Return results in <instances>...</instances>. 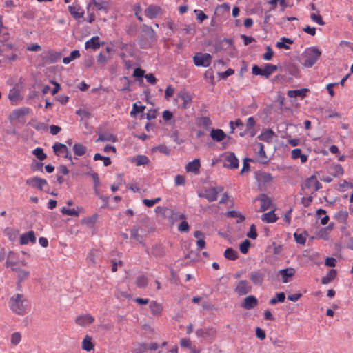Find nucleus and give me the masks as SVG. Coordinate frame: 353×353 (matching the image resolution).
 <instances>
[{
  "mask_svg": "<svg viewBox=\"0 0 353 353\" xmlns=\"http://www.w3.org/2000/svg\"><path fill=\"white\" fill-rule=\"evenodd\" d=\"M150 309L151 313L154 316H160L163 311V306L161 304L155 301H152L150 303Z\"/></svg>",
  "mask_w": 353,
  "mask_h": 353,
  "instance_id": "nucleus-24",
  "label": "nucleus"
},
{
  "mask_svg": "<svg viewBox=\"0 0 353 353\" xmlns=\"http://www.w3.org/2000/svg\"><path fill=\"white\" fill-rule=\"evenodd\" d=\"M258 305L257 299L252 295L248 296L244 299L242 306L246 310H251Z\"/></svg>",
  "mask_w": 353,
  "mask_h": 353,
  "instance_id": "nucleus-21",
  "label": "nucleus"
},
{
  "mask_svg": "<svg viewBox=\"0 0 353 353\" xmlns=\"http://www.w3.org/2000/svg\"><path fill=\"white\" fill-rule=\"evenodd\" d=\"M154 150L159 151L160 152L168 155L170 154V149L165 145H159L155 147Z\"/></svg>",
  "mask_w": 353,
  "mask_h": 353,
  "instance_id": "nucleus-59",
  "label": "nucleus"
},
{
  "mask_svg": "<svg viewBox=\"0 0 353 353\" xmlns=\"http://www.w3.org/2000/svg\"><path fill=\"white\" fill-rule=\"evenodd\" d=\"M192 342L190 339L183 338L180 340V345L183 347L191 348Z\"/></svg>",
  "mask_w": 353,
  "mask_h": 353,
  "instance_id": "nucleus-64",
  "label": "nucleus"
},
{
  "mask_svg": "<svg viewBox=\"0 0 353 353\" xmlns=\"http://www.w3.org/2000/svg\"><path fill=\"white\" fill-rule=\"evenodd\" d=\"M161 200V198L160 197L155 198L154 199H144L143 200V203L145 206L151 208L153 207L156 203H159Z\"/></svg>",
  "mask_w": 353,
  "mask_h": 353,
  "instance_id": "nucleus-52",
  "label": "nucleus"
},
{
  "mask_svg": "<svg viewBox=\"0 0 353 353\" xmlns=\"http://www.w3.org/2000/svg\"><path fill=\"white\" fill-rule=\"evenodd\" d=\"M273 55H274V52H273L272 48L270 46H267L266 52L263 55V59L265 61H270L272 59Z\"/></svg>",
  "mask_w": 353,
  "mask_h": 353,
  "instance_id": "nucleus-55",
  "label": "nucleus"
},
{
  "mask_svg": "<svg viewBox=\"0 0 353 353\" xmlns=\"http://www.w3.org/2000/svg\"><path fill=\"white\" fill-rule=\"evenodd\" d=\"M261 220L263 222L271 223H274L277 221V217L274 213V210H271L267 213H265L262 215Z\"/></svg>",
  "mask_w": 353,
  "mask_h": 353,
  "instance_id": "nucleus-28",
  "label": "nucleus"
},
{
  "mask_svg": "<svg viewBox=\"0 0 353 353\" xmlns=\"http://www.w3.org/2000/svg\"><path fill=\"white\" fill-rule=\"evenodd\" d=\"M336 218L341 222H345L348 218V213L346 210H341L337 214Z\"/></svg>",
  "mask_w": 353,
  "mask_h": 353,
  "instance_id": "nucleus-56",
  "label": "nucleus"
},
{
  "mask_svg": "<svg viewBox=\"0 0 353 353\" xmlns=\"http://www.w3.org/2000/svg\"><path fill=\"white\" fill-rule=\"evenodd\" d=\"M321 55V51L317 48H307L302 54V64L307 68L312 67Z\"/></svg>",
  "mask_w": 353,
  "mask_h": 353,
  "instance_id": "nucleus-2",
  "label": "nucleus"
},
{
  "mask_svg": "<svg viewBox=\"0 0 353 353\" xmlns=\"http://www.w3.org/2000/svg\"><path fill=\"white\" fill-rule=\"evenodd\" d=\"M87 148L81 143H76L73 146V151L77 156H83L85 154Z\"/></svg>",
  "mask_w": 353,
  "mask_h": 353,
  "instance_id": "nucleus-37",
  "label": "nucleus"
},
{
  "mask_svg": "<svg viewBox=\"0 0 353 353\" xmlns=\"http://www.w3.org/2000/svg\"><path fill=\"white\" fill-rule=\"evenodd\" d=\"M224 256L228 260L234 261L238 258V252L232 248H227L224 252Z\"/></svg>",
  "mask_w": 353,
  "mask_h": 353,
  "instance_id": "nucleus-36",
  "label": "nucleus"
},
{
  "mask_svg": "<svg viewBox=\"0 0 353 353\" xmlns=\"http://www.w3.org/2000/svg\"><path fill=\"white\" fill-rule=\"evenodd\" d=\"M247 236L252 239H256L257 232L254 225L250 226V231L247 233Z\"/></svg>",
  "mask_w": 353,
  "mask_h": 353,
  "instance_id": "nucleus-58",
  "label": "nucleus"
},
{
  "mask_svg": "<svg viewBox=\"0 0 353 353\" xmlns=\"http://www.w3.org/2000/svg\"><path fill=\"white\" fill-rule=\"evenodd\" d=\"M277 69L278 67L276 65L270 63H266L264 66V68L262 69V76L268 79L272 73L276 72Z\"/></svg>",
  "mask_w": 353,
  "mask_h": 353,
  "instance_id": "nucleus-23",
  "label": "nucleus"
},
{
  "mask_svg": "<svg viewBox=\"0 0 353 353\" xmlns=\"http://www.w3.org/2000/svg\"><path fill=\"white\" fill-rule=\"evenodd\" d=\"M32 154L40 161H43L46 158V154L43 152L41 148H37L32 151Z\"/></svg>",
  "mask_w": 353,
  "mask_h": 353,
  "instance_id": "nucleus-50",
  "label": "nucleus"
},
{
  "mask_svg": "<svg viewBox=\"0 0 353 353\" xmlns=\"http://www.w3.org/2000/svg\"><path fill=\"white\" fill-rule=\"evenodd\" d=\"M68 11L70 14L76 19H81L84 15L83 9L77 3H72L68 6Z\"/></svg>",
  "mask_w": 353,
  "mask_h": 353,
  "instance_id": "nucleus-14",
  "label": "nucleus"
},
{
  "mask_svg": "<svg viewBox=\"0 0 353 353\" xmlns=\"http://www.w3.org/2000/svg\"><path fill=\"white\" fill-rule=\"evenodd\" d=\"M94 161H98V160L103 161V165L105 166H109L112 163L111 160L109 157H103V156L101 155L99 153H96L94 155Z\"/></svg>",
  "mask_w": 353,
  "mask_h": 353,
  "instance_id": "nucleus-48",
  "label": "nucleus"
},
{
  "mask_svg": "<svg viewBox=\"0 0 353 353\" xmlns=\"http://www.w3.org/2000/svg\"><path fill=\"white\" fill-rule=\"evenodd\" d=\"M189 229L190 227L186 221H183L178 226V230L181 232H188Z\"/></svg>",
  "mask_w": 353,
  "mask_h": 353,
  "instance_id": "nucleus-62",
  "label": "nucleus"
},
{
  "mask_svg": "<svg viewBox=\"0 0 353 353\" xmlns=\"http://www.w3.org/2000/svg\"><path fill=\"white\" fill-rule=\"evenodd\" d=\"M30 112L31 109L27 107L18 108L12 111L10 115V119L12 121L23 123L25 121V116L29 114Z\"/></svg>",
  "mask_w": 353,
  "mask_h": 353,
  "instance_id": "nucleus-7",
  "label": "nucleus"
},
{
  "mask_svg": "<svg viewBox=\"0 0 353 353\" xmlns=\"http://www.w3.org/2000/svg\"><path fill=\"white\" fill-rule=\"evenodd\" d=\"M17 49H14L12 54L10 55H7L6 56V59L9 61H12V62H14L16 61L17 60H18L19 59V56L17 53Z\"/></svg>",
  "mask_w": 353,
  "mask_h": 353,
  "instance_id": "nucleus-60",
  "label": "nucleus"
},
{
  "mask_svg": "<svg viewBox=\"0 0 353 353\" xmlns=\"http://www.w3.org/2000/svg\"><path fill=\"white\" fill-rule=\"evenodd\" d=\"M94 348V344L92 342V338L86 335L82 341V349L85 351H90Z\"/></svg>",
  "mask_w": 353,
  "mask_h": 353,
  "instance_id": "nucleus-31",
  "label": "nucleus"
},
{
  "mask_svg": "<svg viewBox=\"0 0 353 353\" xmlns=\"http://www.w3.org/2000/svg\"><path fill=\"white\" fill-rule=\"evenodd\" d=\"M162 9L159 6L152 5L148 7L145 11L146 17L150 19L156 18L159 14L161 13Z\"/></svg>",
  "mask_w": 353,
  "mask_h": 353,
  "instance_id": "nucleus-19",
  "label": "nucleus"
},
{
  "mask_svg": "<svg viewBox=\"0 0 353 353\" xmlns=\"http://www.w3.org/2000/svg\"><path fill=\"white\" fill-rule=\"evenodd\" d=\"M80 57V52L79 50H73L70 52V56L68 57H64L63 59V62L64 64H68L70 63L72 61L79 58Z\"/></svg>",
  "mask_w": 353,
  "mask_h": 353,
  "instance_id": "nucleus-38",
  "label": "nucleus"
},
{
  "mask_svg": "<svg viewBox=\"0 0 353 353\" xmlns=\"http://www.w3.org/2000/svg\"><path fill=\"white\" fill-rule=\"evenodd\" d=\"M174 184L176 186L184 185L185 184V177L180 174L176 175L174 179Z\"/></svg>",
  "mask_w": 353,
  "mask_h": 353,
  "instance_id": "nucleus-57",
  "label": "nucleus"
},
{
  "mask_svg": "<svg viewBox=\"0 0 353 353\" xmlns=\"http://www.w3.org/2000/svg\"><path fill=\"white\" fill-rule=\"evenodd\" d=\"M131 237L139 242L141 241V236L139 234V228H134L131 230Z\"/></svg>",
  "mask_w": 353,
  "mask_h": 353,
  "instance_id": "nucleus-61",
  "label": "nucleus"
},
{
  "mask_svg": "<svg viewBox=\"0 0 353 353\" xmlns=\"http://www.w3.org/2000/svg\"><path fill=\"white\" fill-rule=\"evenodd\" d=\"M295 274V270L292 268H288L279 271V274L281 276L283 283H288L289 279L292 277Z\"/></svg>",
  "mask_w": 353,
  "mask_h": 353,
  "instance_id": "nucleus-20",
  "label": "nucleus"
},
{
  "mask_svg": "<svg viewBox=\"0 0 353 353\" xmlns=\"http://www.w3.org/2000/svg\"><path fill=\"white\" fill-rule=\"evenodd\" d=\"M310 18L314 22L318 23L319 25L323 26L325 24L321 16L319 14L311 13Z\"/></svg>",
  "mask_w": 353,
  "mask_h": 353,
  "instance_id": "nucleus-54",
  "label": "nucleus"
},
{
  "mask_svg": "<svg viewBox=\"0 0 353 353\" xmlns=\"http://www.w3.org/2000/svg\"><path fill=\"white\" fill-rule=\"evenodd\" d=\"M256 125V121L252 117H249L246 121V131L251 137H254L256 134L254 127Z\"/></svg>",
  "mask_w": 353,
  "mask_h": 353,
  "instance_id": "nucleus-29",
  "label": "nucleus"
},
{
  "mask_svg": "<svg viewBox=\"0 0 353 353\" xmlns=\"http://www.w3.org/2000/svg\"><path fill=\"white\" fill-rule=\"evenodd\" d=\"M210 137L214 141L220 142L225 138L226 134L221 129H212L210 132Z\"/></svg>",
  "mask_w": 353,
  "mask_h": 353,
  "instance_id": "nucleus-22",
  "label": "nucleus"
},
{
  "mask_svg": "<svg viewBox=\"0 0 353 353\" xmlns=\"http://www.w3.org/2000/svg\"><path fill=\"white\" fill-rule=\"evenodd\" d=\"M212 57L208 53H197L193 57V61L196 66L208 67L211 64Z\"/></svg>",
  "mask_w": 353,
  "mask_h": 353,
  "instance_id": "nucleus-5",
  "label": "nucleus"
},
{
  "mask_svg": "<svg viewBox=\"0 0 353 353\" xmlns=\"http://www.w3.org/2000/svg\"><path fill=\"white\" fill-rule=\"evenodd\" d=\"M305 187L311 190L312 193L316 192L322 188L321 184L314 175L306 179L305 182Z\"/></svg>",
  "mask_w": 353,
  "mask_h": 353,
  "instance_id": "nucleus-10",
  "label": "nucleus"
},
{
  "mask_svg": "<svg viewBox=\"0 0 353 353\" xmlns=\"http://www.w3.org/2000/svg\"><path fill=\"white\" fill-rule=\"evenodd\" d=\"M77 210L73 209H68L65 207H63L61 212L63 214H66L68 216H78L80 212H83V209L82 208L77 207Z\"/></svg>",
  "mask_w": 353,
  "mask_h": 353,
  "instance_id": "nucleus-27",
  "label": "nucleus"
},
{
  "mask_svg": "<svg viewBox=\"0 0 353 353\" xmlns=\"http://www.w3.org/2000/svg\"><path fill=\"white\" fill-rule=\"evenodd\" d=\"M223 188H211L208 190H205V192L203 195H199V196H202L205 198L208 201L212 202L217 199L218 194L221 192H222Z\"/></svg>",
  "mask_w": 353,
  "mask_h": 353,
  "instance_id": "nucleus-9",
  "label": "nucleus"
},
{
  "mask_svg": "<svg viewBox=\"0 0 353 353\" xmlns=\"http://www.w3.org/2000/svg\"><path fill=\"white\" fill-rule=\"evenodd\" d=\"M293 41L288 38L283 37L281 39V41H279L276 43V48L279 49H285L288 50L290 48L289 46L287 45V43L292 44Z\"/></svg>",
  "mask_w": 353,
  "mask_h": 353,
  "instance_id": "nucleus-42",
  "label": "nucleus"
},
{
  "mask_svg": "<svg viewBox=\"0 0 353 353\" xmlns=\"http://www.w3.org/2000/svg\"><path fill=\"white\" fill-rule=\"evenodd\" d=\"M250 246V242L248 239H245L239 245L240 251L243 254H247Z\"/></svg>",
  "mask_w": 353,
  "mask_h": 353,
  "instance_id": "nucleus-53",
  "label": "nucleus"
},
{
  "mask_svg": "<svg viewBox=\"0 0 353 353\" xmlns=\"http://www.w3.org/2000/svg\"><path fill=\"white\" fill-rule=\"evenodd\" d=\"M274 137V133L272 130H267L258 136L259 140L270 143Z\"/></svg>",
  "mask_w": 353,
  "mask_h": 353,
  "instance_id": "nucleus-26",
  "label": "nucleus"
},
{
  "mask_svg": "<svg viewBox=\"0 0 353 353\" xmlns=\"http://www.w3.org/2000/svg\"><path fill=\"white\" fill-rule=\"evenodd\" d=\"M136 285L139 288H144L148 283V279L145 275H140L136 278Z\"/></svg>",
  "mask_w": 353,
  "mask_h": 353,
  "instance_id": "nucleus-33",
  "label": "nucleus"
},
{
  "mask_svg": "<svg viewBox=\"0 0 353 353\" xmlns=\"http://www.w3.org/2000/svg\"><path fill=\"white\" fill-rule=\"evenodd\" d=\"M26 183L32 188H37L41 191L45 190L48 187V183L46 179L37 176L28 179Z\"/></svg>",
  "mask_w": 353,
  "mask_h": 353,
  "instance_id": "nucleus-6",
  "label": "nucleus"
},
{
  "mask_svg": "<svg viewBox=\"0 0 353 353\" xmlns=\"http://www.w3.org/2000/svg\"><path fill=\"white\" fill-rule=\"evenodd\" d=\"M251 284L245 279L236 281L234 284V292L239 296H243L252 291Z\"/></svg>",
  "mask_w": 353,
  "mask_h": 353,
  "instance_id": "nucleus-4",
  "label": "nucleus"
},
{
  "mask_svg": "<svg viewBox=\"0 0 353 353\" xmlns=\"http://www.w3.org/2000/svg\"><path fill=\"white\" fill-rule=\"evenodd\" d=\"M117 141V138L115 136L110 133L106 134H100L99 135L98 139H97V142L98 141H112L115 142Z\"/></svg>",
  "mask_w": 353,
  "mask_h": 353,
  "instance_id": "nucleus-35",
  "label": "nucleus"
},
{
  "mask_svg": "<svg viewBox=\"0 0 353 353\" xmlns=\"http://www.w3.org/2000/svg\"><path fill=\"white\" fill-rule=\"evenodd\" d=\"M94 321V318L88 314L78 316L75 319L77 325L81 327H87Z\"/></svg>",
  "mask_w": 353,
  "mask_h": 353,
  "instance_id": "nucleus-13",
  "label": "nucleus"
},
{
  "mask_svg": "<svg viewBox=\"0 0 353 353\" xmlns=\"http://www.w3.org/2000/svg\"><path fill=\"white\" fill-rule=\"evenodd\" d=\"M61 54L52 50H48L43 56V59L46 63H54L60 60Z\"/></svg>",
  "mask_w": 353,
  "mask_h": 353,
  "instance_id": "nucleus-16",
  "label": "nucleus"
},
{
  "mask_svg": "<svg viewBox=\"0 0 353 353\" xmlns=\"http://www.w3.org/2000/svg\"><path fill=\"white\" fill-rule=\"evenodd\" d=\"M67 146L63 143H55L53 146L52 149L56 155H59L61 153H64L65 150H67Z\"/></svg>",
  "mask_w": 353,
  "mask_h": 353,
  "instance_id": "nucleus-39",
  "label": "nucleus"
},
{
  "mask_svg": "<svg viewBox=\"0 0 353 353\" xmlns=\"http://www.w3.org/2000/svg\"><path fill=\"white\" fill-rule=\"evenodd\" d=\"M8 305L10 309L15 314L23 316L30 310V305L23 295L16 294L10 297Z\"/></svg>",
  "mask_w": 353,
  "mask_h": 353,
  "instance_id": "nucleus-1",
  "label": "nucleus"
},
{
  "mask_svg": "<svg viewBox=\"0 0 353 353\" xmlns=\"http://www.w3.org/2000/svg\"><path fill=\"white\" fill-rule=\"evenodd\" d=\"M307 92V89L289 90L288 92V96L291 98L297 97L303 98L305 96Z\"/></svg>",
  "mask_w": 353,
  "mask_h": 353,
  "instance_id": "nucleus-34",
  "label": "nucleus"
},
{
  "mask_svg": "<svg viewBox=\"0 0 353 353\" xmlns=\"http://www.w3.org/2000/svg\"><path fill=\"white\" fill-rule=\"evenodd\" d=\"M223 165L229 169H236L239 167V160L233 152H228L224 155Z\"/></svg>",
  "mask_w": 353,
  "mask_h": 353,
  "instance_id": "nucleus-8",
  "label": "nucleus"
},
{
  "mask_svg": "<svg viewBox=\"0 0 353 353\" xmlns=\"http://www.w3.org/2000/svg\"><path fill=\"white\" fill-rule=\"evenodd\" d=\"M11 269L12 271H14L18 274V277L21 281L26 279L29 275L28 271L21 270L19 267L16 266L15 265H12L11 266Z\"/></svg>",
  "mask_w": 353,
  "mask_h": 353,
  "instance_id": "nucleus-30",
  "label": "nucleus"
},
{
  "mask_svg": "<svg viewBox=\"0 0 353 353\" xmlns=\"http://www.w3.org/2000/svg\"><path fill=\"white\" fill-rule=\"evenodd\" d=\"M200 168V160L199 159H195L192 161L187 163L185 165V170L187 172H192L197 174L199 173Z\"/></svg>",
  "mask_w": 353,
  "mask_h": 353,
  "instance_id": "nucleus-18",
  "label": "nucleus"
},
{
  "mask_svg": "<svg viewBox=\"0 0 353 353\" xmlns=\"http://www.w3.org/2000/svg\"><path fill=\"white\" fill-rule=\"evenodd\" d=\"M307 236V232L299 233L298 232H294V237L297 243L304 245L306 241V237Z\"/></svg>",
  "mask_w": 353,
  "mask_h": 353,
  "instance_id": "nucleus-40",
  "label": "nucleus"
},
{
  "mask_svg": "<svg viewBox=\"0 0 353 353\" xmlns=\"http://www.w3.org/2000/svg\"><path fill=\"white\" fill-rule=\"evenodd\" d=\"M21 341V334L19 332H14L11 335L10 343L12 345H17Z\"/></svg>",
  "mask_w": 353,
  "mask_h": 353,
  "instance_id": "nucleus-49",
  "label": "nucleus"
},
{
  "mask_svg": "<svg viewBox=\"0 0 353 353\" xmlns=\"http://www.w3.org/2000/svg\"><path fill=\"white\" fill-rule=\"evenodd\" d=\"M8 99L12 102H17L20 99V93L16 89H12L8 93Z\"/></svg>",
  "mask_w": 353,
  "mask_h": 353,
  "instance_id": "nucleus-46",
  "label": "nucleus"
},
{
  "mask_svg": "<svg viewBox=\"0 0 353 353\" xmlns=\"http://www.w3.org/2000/svg\"><path fill=\"white\" fill-rule=\"evenodd\" d=\"M36 236L34 231H28L22 234L19 238V243L21 245H27L28 243H35Z\"/></svg>",
  "mask_w": 353,
  "mask_h": 353,
  "instance_id": "nucleus-17",
  "label": "nucleus"
},
{
  "mask_svg": "<svg viewBox=\"0 0 353 353\" xmlns=\"http://www.w3.org/2000/svg\"><path fill=\"white\" fill-rule=\"evenodd\" d=\"M330 173L334 177L339 176L343 175V169L342 166L340 164H337V165H334L331 168Z\"/></svg>",
  "mask_w": 353,
  "mask_h": 353,
  "instance_id": "nucleus-44",
  "label": "nucleus"
},
{
  "mask_svg": "<svg viewBox=\"0 0 353 353\" xmlns=\"http://www.w3.org/2000/svg\"><path fill=\"white\" fill-rule=\"evenodd\" d=\"M259 180L264 183H270L272 181L273 178L270 173L263 172L259 175Z\"/></svg>",
  "mask_w": 353,
  "mask_h": 353,
  "instance_id": "nucleus-47",
  "label": "nucleus"
},
{
  "mask_svg": "<svg viewBox=\"0 0 353 353\" xmlns=\"http://www.w3.org/2000/svg\"><path fill=\"white\" fill-rule=\"evenodd\" d=\"M336 271L334 269H332L330 270V272L325 276H323L322 278L321 283L323 284H327L330 282H331V281L332 279H334L336 277Z\"/></svg>",
  "mask_w": 353,
  "mask_h": 353,
  "instance_id": "nucleus-41",
  "label": "nucleus"
},
{
  "mask_svg": "<svg viewBox=\"0 0 353 353\" xmlns=\"http://www.w3.org/2000/svg\"><path fill=\"white\" fill-rule=\"evenodd\" d=\"M92 6L96 8L99 11H103L105 13L108 12L109 3L102 0H90L87 9H90Z\"/></svg>",
  "mask_w": 353,
  "mask_h": 353,
  "instance_id": "nucleus-12",
  "label": "nucleus"
},
{
  "mask_svg": "<svg viewBox=\"0 0 353 353\" xmlns=\"http://www.w3.org/2000/svg\"><path fill=\"white\" fill-rule=\"evenodd\" d=\"M260 202L259 212H265L270 208L272 204L271 199L265 194H261L255 201Z\"/></svg>",
  "mask_w": 353,
  "mask_h": 353,
  "instance_id": "nucleus-11",
  "label": "nucleus"
},
{
  "mask_svg": "<svg viewBox=\"0 0 353 353\" xmlns=\"http://www.w3.org/2000/svg\"><path fill=\"white\" fill-rule=\"evenodd\" d=\"M217 330L214 327H206L204 329H198L196 331V334L198 337H210L214 339L216 336Z\"/></svg>",
  "mask_w": 353,
  "mask_h": 353,
  "instance_id": "nucleus-15",
  "label": "nucleus"
},
{
  "mask_svg": "<svg viewBox=\"0 0 353 353\" xmlns=\"http://www.w3.org/2000/svg\"><path fill=\"white\" fill-rule=\"evenodd\" d=\"M179 96L183 101L182 107L183 108H188V106L191 103L192 99L186 92H181L179 94Z\"/></svg>",
  "mask_w": 353,
  "mask_h": 353,
  "instance_id": "nucleus-43",
  "label": "nucleus"
},
{
  "mask_svg": "<svg viewBox=\"0 0 353 353\" xmlns=\"http://www.w3.org/2000/svg\"><path fill=\"white\" fill-rule=\"evenodd\" d=\"M269 271L266 268L254 270L250 272L249 279L254 285L261 286L264 282Z\"/></svg>",
  "mask_w": 353,
  "mask_h": 353,
  "instance_id": "nucleus-3",
  "label": "nucleus"
},
{
  "mask_svg": "<svg viewBox=\"0 0 353 353\" xmlns=\"http://www.w3.org/2000/svg\"><path fill=\"white\" fill-rule=\"evenodd\" d=\"M174 93V88L171 85H168L165 91V98L169 100L170 97H172Z\"/></svg>",
  "mask_w": 353,
  "mask_h": 353,
  "instance_id": "nucleus-63",
  "label": "nucleus"
},
{
  "mask_svg": "<svg viewBox=\"0 0 353 353\" xmlns=\"http://www.w3.org/2000/svg\"><path fill=\"white\" fill-rule=\"evenodd\" d=\"M137 165H144L149 163L148 158L145 155H138L134 158V161Z\"/></svg>",
  "mask_w": 353,
  "mask_h": 353,
  "instance_id": "nucleus-45",
  "label": "nucleus"
},
{
  "mask_svg": "<svg viewBox=\"0 0 353 353\" xmlns=\"http://www.w3.org/2000/svg\"><path fill=\"white\" fill-rule=\"evenodd\" d=\"M285 299V294L284 292L276 293V295L270 300V304L274 305L278 303H283Z\"/></svg>",
  "mask_w": 353,
  "mask_h": 353,
  "instance_id": "nucleus-32",
  "label": "nucleus"
},
{
  "mask_svg": "<svg viewBox=\"0 0 353 353\" xmlns=\"http://www.w3.org/2000/svg\"><path fill=\"white\" fill-rule=\"evenodd\" d=\"M91 176L94 181V192L96 193V194H97L98 196L99 194H98V187L100 185V180H99V175L97 173H92L91 174Z\"/></svg>",
  "mask_w": 353,
  "mask_h": 353,
  "instance_id": "nucleus-51",
  "label": "nucleus"
},
{
  "mask_svg": "<svg viewBox=\"0 0 353 353\" xmlns=\"http://www.w3.org/2000/svg\"><path fill=\"white\" fill-rule=\"evenodd\" d=\"M85 46L86 49L91 48L94 50L99 48L101 46L99 43V37L97 36L92 37L85 42Z\"/></svg>",
  "mask_w": 353,
  "mask_h": 353,
  "instance_id": "nucleus-25",
  "label": "nucleus"
}]
</instances>
